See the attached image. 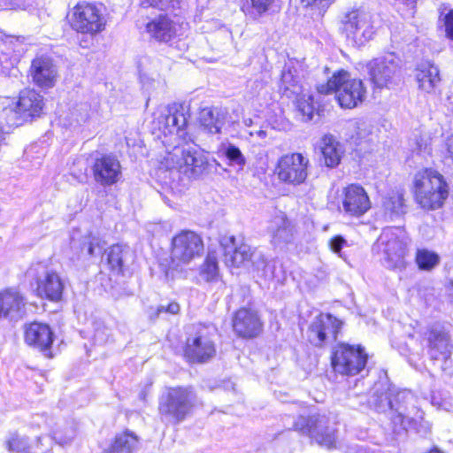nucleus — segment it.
<instances>
[{"instance_id": "nucleus-46", "label": "nucleus", "mask_w": 453, "mask_h": 453, "mask_svg": "<svg viewBox=\"0 0 453 453\" xmlns=\"http://www.w3.org/2000/svg\"><path fill=\"white\" fill-rule=\"evenodd\" d=\"M143 8L155 7L160 10H175L180 8V0H140Z\"/></svg>"}, {"instance_id": "nucleus-58", "label": "nucleus", "mask_w": 453, "mask_h": 453, "mask_svg": "<svg viewBox=\"0 0 453 453\" xmlns=\"http://www.w3.org/2000/svg\"><path fill=\"white\" fill-rule=\"evenodd\" d=\"M80 45L82 48H88L89 47V42L87 39H82L80 41Z\"/></svg>"}, {"instance_id": "nucleus-39", "label": "nucleus", "mask_w": 453, "mask_h": 453, "mask_svg": "<svg viewBox=\"0 0 453 453\" xmlns=\"http://www.w3.org/2000/svg\"><path fill=\"white\" fill-rule=\"evenodd\" d=\"M105 242L97 235L88 234L83 237L81 243V253L85 256H100L104 248Z\"/></svg>"}, {"instance_id": "nucleus-59", "label": "nucleus", "mask_w": 453, "mask_h": 453, "mask_svg": "<svg viewBox=\"0 0 453 453\" xmlns=\"http://www.w3.org/2000/svg\"><path fill=\"white\" fill-rule=\"evenodd\" d=\"M448 295L450 301L453 302V283L448 288Z\"/></svg>"}, {"instance_id": "nucleus-47", "label": "nucleus", "mask_w": 453, "mask_h": 453, "mask_svg": "<svg viewBox=\"0 0 453 453\" xmlns=\"http://www.w3.org/2000/svg\"><path fill=\"white\" fill-rule=\"evenodd\" d=\"M413 151L422 157H426V155H430L431 153V144L430 139L426 136H419L415 141V147L413 148Z\"/></svg>"}, {"instance_id": "nucleus-34", "label": "nucleus", "mask_w": 453, "mask_h": 453, "mask_svg": "<svg viewBox=\"0 0 453 453\" xmlns=\"http://www.w3.org/2000/svg\"><path fill=\"white\" fill-rule=\"evenodd\" d=\"M23 124V120L19 113L15 101L11 98H2L0 100V127L5 133V127H19Z\"/></svg>"}, {"instance_id": "nucleus-53", "label": "nucleus", "mask_w": 453, "mask_h": 453, "mask_svg": "<svg viewBox=\"0 0 453 453\" xmlns=\"http://www.w3.org/2000/svg\"><path fill=\"white\" fill-rule=\"evenodd\" d=\"M7 4L14 9L25 10L33 5L35 0H6Z\"/></svg>"}, {"instance_id": "nucleus-38", "label": "nucleus", "mask_w": 453, "mask_h": 453, "mask_svg": "<svg viewBox=\"0 0 453 453\" xmlns=\"http://www.w3.org/2000/svg\"><path fill=\"white\" fill-rule=\"evenodd\" d=\"M57 427L50 431L51 440L59 445H65L71 442L75 437V427L73 424H56Z\"/></svg>"}, {"instance_id": "nucleus-17", "label": "nucleus", "mask_w": 453, "mask_h": 453, "mask_svg": "<svg viewBox=\"0 0 453 453\" xmlns=\"http://www.w3.org/2000/svg\"><path fill=\"white\" fill-rule=\"evenodd\" d=\"M371 207V200L362 186L350 184L342 189L339 210L344 217L358 219L365 215Z\"/></svg>"}, {"instance_id": "nucleus-55", "label": "nucleus", "mask_w": 453, "mask_h": 453, "mask_svg": "<svg viewBox=\"0 0 453 453\" xmlns=\"http://www.w3.org/2000/svg\"><path fill=\"white\" fill-rule=\"evenodd\" d=\"M3 41L6 44L13 45L14 47H16V45L21 44L23 42L24 38L13 35H5V38L3 39Z\"/></svg>"}, {"instance_id": "nucleus-21", "label": "nucleus", "mask_w": 453, "mask_h": 453, "mask_svg": "<svg viewBox=\"0 0 453 453\" xmlns=\"http://www.w3.org/2000/svg\"><path fill=\"white\" fill-rule=\"evenodd\" d=\"M95 180L102 186H111L121 177V165L119 159L112 155H102L95 159L92 165Z\"/></svg>"}, {"instance_id": "nucleus-7", "label": "nucleus", "mask_w": 453, "mask_h": 453, "mask_svg": "<svg viewBox=\"0 0 453 453\" xmlns=\"http://www.w3.org/2000/svg\"><path fill=\"white\" fill-rule=\"evenodd\" d=\"M167 167L176 169L188 178H196L207 168V159L191 144L177 145L165 158Z\"/></svg>"}, {"instance_id": "nucleus-24", "label": "nucleus", "mask_w": 453, "mask_h": 453, "mask_svg": "<svg viewBox=\"0 0 453 453\" xmlns=\"http://www.w3.org/2000/svg\"><path fill=\"white\" fill-rule=\"evenodd\" d=\"M15 104L24 123L40 115L43 108V98L34 89H25L20 92Z\"/></svg>"}, {"instance_id": "nucleus-63", "label": "nucleus", "mask_w": 453, "mask_h": 453, "mask_svg": "<svg viewBox=\"0 0 453 453\" xmlns=\"http://www.w3.org/2000/svg\"><path fill=\"white\" fill-rule=\"evenodd\" d=\"M356 453H366V450L363 448H358L357 450H356Z\"/></svg>"}, {"instance_id": "nucleus-18", "label": "nucleus", "mask_w": 453, "mask_h": 453, "mask_svg": "<svg viewBox=\"0 0 453 453\" xmlns=\"http://www.w3.org/2000/svg\"><path fill=\"white\" fill-rule=\"evenodd\" d=\"M342 322L328 313H321L311 323L307 338L309 342L316 346L322 347L336 340Z\"/></svg>"}, {"instance_id": "nucleus-22", "label": "nucleus", "mask_w": 453, "mask_h": 453, "mask_svg": "<svg viewBox=\"0 0 453 453\" xmlns=\"http://www.w3.org/2000/svg\"><path fill=\"white\" fill-rule=\"evenodd\" d=\"M234 332L243 338H253L258 335L262 323L256 311L242 308L238 310L233 319Z\"/></svg>"}, {"instance_id": "nucleus-45", "label": "nucleus", "mask_w": 453, "mask_h": 453, "mask_svg": "<svg viewBox=\"0 0 453 453\" xmlns=\"http://www.w3.org/2000/svg\"><path fill=\"white\" fill-rule=\"evenodd\" d=\"M296 96V107L298 111L306 118V120H311L315 111L312 96L303 92Z\"/></svg>"}, {"instance_id": "nucleus-31", "label": "nucleus", "mask_w": 453, "mask_h": 453, "mask_svg": "<svg viewBox=\"0 0 453 453\" xmlns=\"http://www.w3.org/2000/svg\"><path fill=\"white\" fill-rule=\"evenodd\" d=\"M428 354L432 359H447L451 354L453 348L449 342V335L441 331L432 330L428 338Z\"/></svg>"}, {"instance_id": "nucleus-41", "label": "nucleus", "mask_w": 453, "mask_h": 453, "mask_svg": "<svg viewBox=\"0 0 453 453\" xmlns=\"http://www.w3.org/2000/svg\"><path fill=\"white\" fill-rule=\"evenodd\" d=\"M90 105L88 103H81L73 106L69 112V123L71 126H81L87 122L90 117Z\"/></svg>"}, {"instance_id": "nucleus-1", "label": "nucleus", "mask_w": 453, "mask_h": 453, "mask_svg": "<svg viewBox=\"0 0 453 453\" xmlns=\"http://www.w3.org/2000/svg\"><path fill=\"white\" fill-rule=\"evenodd\" d=\"M320 94L334 93L336 100L342 108L352 109L363 103L366 96V88L359 79L350 78L344 70H339L333 74L326 83L317 87Z\"/></svg>"}, {"instance_id": "nucleus-23", "label": "nucleus", "mask_w": 453, "mask_h": 453, "mask_svg": "<svg viewBox=\"0 0 453 453\" xmlns=\"http://www.w3.org/2000/svg\"><path fill=\"white\" fill-rule=\"evenodd\" d=\"M188 119L182 107L173 106L166 110L158 119L159 130L167 135H176L182 137L184 127L187 126Z\"/></svg>"}, {"instance_id": "nucleus-3", "label": "nucleus", "mask_w": 453, "mask_h": 453, "mask_svg": "<svg viewBox=\"0 0 453 453\" xmlns=\"http://www.w3.org/2000/svg\"><path fill=\"white\" fill-rule=\"evenodd\" d=\"M197 402L196 394L191 387L169 388L159 402L161 419L167 424H179L186 418Z\"/></svg>"}, {"instance_id": "nucleus-30", "label": "nucleus", "mask_w": 453, "mask_h": 453, "mask_svg": "<svg viewBox=\"0 0 453 453\" xmlns=\"http://www.w3.org/2000/svg\"><path fill=\"white\" fill-rule=\"evenodd\" d=\"M226 111L218 107H205L199 112V122L207 133L217 134L226 123Z\"/></svg>"}, {"instance_id": "nucleus-6", "label": "nucleus", "mask_w": 453, "mask_h": 453, "mask_svg": "<svg viewBox=\"0 0 453 453\" xmlns=\"http://www.w3.org/2000/svg\"><path fill=\"white\" fill-rule=\"evenodd\" d=\"M415 396L408 390H400L395 387L376 384L368 399L370 408L377 412L387 413L393 418L398 415L396 409L408 403H414Z\"/></svg>"}, {"instance_id": "nucleus-57", "label": "nucleus", "mask_w": 453, "mask_h": 453, "mask_svg": "<svg viewBox=\"0 0 453 453\" xmlns=\"http://www.w3.org/2000/svg\"><path fill=\"white\" fill-rule=\"evenodd\" d=\"M366 127L367 126L365 123H361L358 125V131L357 132V139H364L365 137Z\"/></svg>"}, {"instance_id": "nucleus-10", "label": "nucleus", "mask_w": 453, "mask_h": 453, "mask_svg": "<svg viewBox=\"0 0 453 453\" xmlns=\"http://www.w3.org/2000/svg\"><path fill=\"white\" fill-rule=\"evenodd\" d=\"M204 250L202 237L194 231L182 230L172 239L171 261L175 268L189 265Z\"/></svg>"}, {"instance_id": "nucleus-52", "label": "nucleus", "mask_w": 453, "mask_h": 453, "mask_svg": "<svg viewBox=\"0 0 453 453\" xmlns=\"http://www.w3.org/2000/svg\"><path fill=\"white\" fill-rule=\"evenodd\" d=\"M180 311V305L179 303L173 302L169 304L165 305H159L157 309V316H159L162 312H166L169 314H177Z\"/></svg>"}, {"instance_id": "nucleus-64", "label": "nucleus", "mask_w": 453, "mask_h": 453, "mask_svg": "<svg viewBox=\"0 0 453 453\" xmlns=\"http://www.w3.org/2000/svg\"><path fill=\"white\" fill-rule=\"evenodd\" d=\"M53 423H54V422H53V419H52V418H50L49 421H47L46 425H47L48 426L51 427V426H52V424H53Z\"/></svg>"}, {"instance_id": "nucleus-40", "label": "nucleus", "mask_w": 453, "mask_h": 453, "mask_svg": "<svg viewBox=\"0 0 453 453\" xmlns=\"http://www.w3.org/2000/svg\"><path fill=\"white\" fill-rule=\"evenodd\" d=\"M200 275L206 281H212L219 276L217 257L214 252H208L203 264L200 267Z\"/></svg>"}, {"instance_id": "nucleus-8", "label": "nucleus", "mask_w": 453, "mask_h": 453, "mask_svg": "<svg viewBox=\"0 0 453 453\" xmlns=\"http://www.w3.org/2000/svg\"><path fill=\"white\" fill-rule=\"evenodd\" d=\"M226 242L230 243V246L223 242L222 246L225 249V264L227 266H246L257 274H265L266 260L261 251L252 249L246 243L236 244L234 236H231Z\"/></svg>"}, {"instance_id": "nucleus-2", "label": "nucleus", "mask_w": 453, "mask_h": 453, "mask_svg": "<svg viewBox=\"0 0 453 453\" xmlns=\"http://www.w3.org/2000/svg\"><path fill=\"white\" fill-rule=\"evenodd\" d=\"M416 201L426 210H436L442 206L449 196L448 185L443 176L433 169L418 171L414 177Z\"/></svg>"}, {"instance_id": "nucleus-13", "label": "nucleus", "mask_w": 453, "mask_h": 453, "mask_svg": "<svg viewBox=\"0 0 453 453\" xmlns=\"http://www.w3.org/2000/svg\"><path fill=\"white\" fill-rule=\"evenodd\" d=\"M401 59L394 53L374 58L367 63L370 79L379 88H392L401 81Z\"/></svg>"}, {"instance_id": "nucleus-12", "label": "nucleus", "mask_w": 453, "mask_h": 453, "mask_svg": "<svg viewBox=\"0 0 453 453\" xmlns=\"http://www.w3.org/2000/svg\"><path fill=\"white\" fill-rule=\"evenodd\" d=\"M27 278L35 283V291L41 297L56 302L60 300L65 284L60 276L43 263L33 264L26 273Z\"/></svg>"}, {"instance_id": "nucleus-61", "label": "nucleus", "mask_w": 453, "mask_h": 453, "mask_svg": "<svg viewBox=\"0 0 453 453\" xmlns=\"http://www.w3.org/2000/svg\"><path fill=\"white\" fill-rule=\"evenodd\" d=\"M427 453H444L443 451H441V449H439L438 448H434L432 449L429 452Z\"/></svg>"}, {"instance_id": "nucleus-33", "label": "nucleus", "mask_w": 453, "mask_h": 453, "mask_svg": "<svg viewBox=\"0 0 453 453\" xmlns=\"http://www.w3.org/2000/svg\"><path fill=\"white\" fill-rule=\"evenodd\" d=\"M320 150L327 167H335L341 162L344 152L342 145L332 134H326L321 138Z\"/></svg>"}, {"instance_id": "nucleus-50", "label": "nucleus", "mask_w": 453, "mask_h": 453, "mask_svg": "<svg viewBox=\"0 0 453 453\" xmlns=\"http://www.w3.org/2000/svg\"><path fill=\"white\" fill-rule=\"evenodd\" d=\"M304 7H311L318 10H326L334 0H300Z\"/></svg>"}, {"instance_id": "nucleus-60", "label": "nucleus", "mask_w": 453, "mask_h": 453, "mask_svg": "<svg viewBox=\"0 0 453 453\" xmlns=\"http://www.w3.org/2000/svg\"><path fill=\"white\" fill-rule=\"evenodd\" d=\"M243 123H244V125H245L246 127H251V125H252L253 121H252V119H250V118H249V119H245L243 120Z\"/></svg>"}, {"instance_id": "nucleus-62", "label": "nucleus", "mask_w": 453, "mask_h": 453, "mask_svg": "<svg viewBox=\"0 0 453 453\" xmlns=\"http://www.w3.org/2000/svg\"><path fill=\"white\" fill-rule=\"evenodd\" d=\"M448 100L449 104L451 105V110L453 111V96H449Z\"/></svg>"}, {"instance_id": "nucleus-20", "label": "nucleus", "mask_w": 453, "mask_h": 453, "mask_svg": "<svg viewBox=\"0 0 453 453\" xmlns=\"http://www.w3.org/2000/svg\"><path fill=\"white\" fill-rule=\"evenodd\" d=\"M29 76L39 88H50L58 79V68L50 57L38 56L32 60Z\"/></svg>"}, {"instance_id": "nucleus-54", "label": "nucleus", "mask_w": 453, "mask_h": 453, "mask_svg": "<svg viewBox=\"0 0 453 453\" xmlns=\"http://www.w3.org/2000/svg\"><path fill=\"white\" fill-rule=\"evenodd\" d=\"M445 158L453 162V134L446 141Z\"/></svg>"}, {"instance_id": "nucleus-4", "label": "nucleus", "mask_w": 453, "mask_h": 453, "mask_svg": "<svg viewBox=\"0 0 453 453\" xmlns=\"http://www.w3.org/2000/svg\"><path fill=\"white\" fill-rule=\"evenodd\" d=\"M408 238L399 227H388L380 235L376 247L382 254L383 265L390 270L403 271L407 265Z\"/></svg>"}, {"instance_id": "nucleus-35", "label": "nucleus", "mask_w": 453, "mask_h": 453, "mask_svg": "<svg viewBox=\"0 0 453 453\" xmlns=\"http://www.w3.org/2000/svg\"><path fill=\"white\" fill-rule=\"evenodd\" d=\"M274 2L275 0H243L241 10L248 19L257 21L270 12Z\"/></svg>"}, {"instance_id": "nucleus-15", "label": "nucleus", "mask_w": 453, "mask_h": 453, "mask_svg": "<svg viewBox=\"0 0 453 453\" xmlns=\"http://www.w3.org/2000/svg\"><path fill=\"white\" fill-rule=\"evenodd\" d=\"M328 424L329 419L325 415L299 416L294 423V429L309 435L319 445L331 448L335 442V437L334 428Z\"/></svg>"}, {"instance_id": "nucleus-9", "label": "nucleus", "mask_w": 453, "mask_h": 453, "mask_svg": "<svg viewBox=\"0 0 453 453\" xmlns=\"http://www.w3.org/2000/svg\"><path fill=\"white\" fill-rule=\"evenodd\" d=\"M375 16L365 10L355 9L346 12L342 19V31L357 46L372 39L375 34Z\"/></svg>"}, {"instance_id": "nucleus-48", "label": "nucleus", "mask_w": 453, "mask_h": 453, "mask_svg": "<svg viewBox=\"0 0 453 453\" xmlns=\"http://www.w3.org/2000/svg\"><path fill=\"white\" fill-rule=\"evenodd\" d=\"M7 445L11 451L23 452L28 448V441L26 438L16 435L7 441Z\"/></svg>"}, {"instance_id": "nucleus-29", "label": "nucleus", "mask_w": 453, "mask_h": 453, "mask_svg": "<svg viewBox=\"0 0 453 453\" xmlns=\"http://www.w3.org/2000/svg\"><path fill=\"white\" fill-rule=\"evenodd\" d=\"M280 88L289 98L303 92L298 68L293 62L285 65L281 73Z\"/></svg>"}, {"instance_id": "nucleus-44", "label": "nucleus", "mask_w": 453, "mask_h": 453, "mask_svg": "<svg viewBox=\"0 0 453 453\" xmlns=\"http://www.w3.org/2000/svg\"><path fill=\"white\" fill-rule=\"evenodd\" d=\"M383 206L390 216H399L404 213V200L400 193L393 194L383 202Z\"/></svg>"}, {"instance_id": "nucleus-14", "label": "nucleus", "mask_w": 453, "mask_h": 453, "mask_svg": "<svg viewBox=\"0 0 453 453\" xmlns=\"http://www.w3.org/2000/svg\"><path fill=\"white\" fill-rule=\"evenodd\" d=\"M185 357L194 363H206L216 355V346L211 338L210 328L203 325L192 326V331L187 338Z\"/></svg>"}, {"instance_id": "nucleus-36", "label": "nucleus", "mask_w": 453, "mask_h": 453, "mask_svg": "<svg viewBox=\"0 0 453 453\" xmlns=\"http://www.w3.org/2000/svg\"><path fill=\"white\" fill-rule=\"evenodd\" d=\"M130 256V250L127 246L119 244L112 245L107 252V262L111 270L117 274L123 272L124 263Z\"/></svg>"}, {"instance_id": "nucleus-37", "label": "nucleus", "mask_w": 453, "mask_h": 453, "mask_svg": "<svg viewBox=\"0 0 453 453\" xmlns=\"http://www.w3.org/2000/svg\"><path fill=\"white\" fill-rule=\"evenodd\" d=\"M137 438L131 433H124L116 436L113 443L105 453H133L137 447Z\"/></svg>"}, {"instance_id": "nucleus-32", "label": "nucleus", "mask_w": 453, "mask_h": 453, "mask_svg": "<svg viewBox=\"0 0 453 453\" xmlns=\"http://www.w3.org/2000/svg\"><path fill=\"white\" fill-rule=\"evenodd\" d=\"M272 241L275 245L288 243L293 238V227L283 213L276 215L268 226Z\"/></svg>"}, {"instance_id": "nucleus-5", "label": "nucleus", "mask_w": 453, "mask_h": 453, "mask_svg": "<svg viewBox=\"0 0 453 453\" xmlns=\"http://www.w3.org/2000/svg\"><path fill=\"white\" fill-rule=\"evenodd\" d=\"M69 23L75 32L94 37L105 29L107 19L102 5L81 2L72 9Z\"/></svg>"}, {"instance_id": "nucleus-51", "label": "nucleus", "mask_w": 453, "mask_h": 453, "mask_svg": "<svg viewBox=\"0 0 453 453\" xmlns=\"http://www.w3.org/2000/svg\"><path fill=\"white\" fill-rule=\"evenodd\" d=\"M445 33L448 38L453 40V10L444 16Z\"/></svg>"}, {"instance_id": "nucleus-25", "label": "nucleus", "mask_w": 453, "mask_h": 453, "mask_svg": "<svg viewBox=\"0 0 453 453\" xmlns=\"http://www.w3.org/2000/svg\"><path fill=\"white\" fill-rule=\"evenodd\" d=\"M415 78L418 89L427 94H435L441 84L439 68L431 62L420 63L415 70Z\"/></svg>"}, {"instance_id": "nucleus-28", "label": "nucleus", "mask_w": 453, "mask_h": 453, "mask_svg": "<svg viewBox=\"0 0 453 453\" xmlns=\"http://www.w3.org/2000/svg\"><path fill=\"white\" fill-rule=\"evenodd\" d=\"M150 36L160 42H167L177 35V26L167 15H159L146 25Z\"/></svg>"}, {"instance_id": "nucleus-16", "label": "nucleus", "mask_w": 453, "mask_h": 453, "mask_svg": "<svg viewBox=\"0 0 453 453\" xmlns=\"http://www.w3.org/2000/svg\"><path fill=\"white\" fill-rule=\"evenodd\" d=\"M309 165V159L301 153L286 154L279 159L276 173L280 181L297 186L305 181Z\"/></svg>"}, {"instance_id": "nucleus-26", "label": "nucleus", "mask_w": 453, "mask_h": 453, "mask_svg": "<svg viewBox=\"0 0 453 453\" xmlns=\"http://www.w3.org/2000/svg\"><path fill=\"white\" fill-rule=\"evenodd\" d=\"M25 313V302L19 292L6 289L0 293V317L17 320Z\"/></svg>"}, {"instance_id": "nucleus-56", "label": "nucleus", "mask_w": 453, "mask_h": 453, "mask_svg": "<svg viewBox=\"0 0 453 453\" xmlns=\"http://www.w3.org/2000/svg\"><path fill=\"white\" fill-rule=\"evenodd\" d=\"M250 137L257 136V138L264 140L267 137V131L259 129V130H250L248 132Z\"/></svg>"}, {"instance_id": "nucleus-49", "label": "nucleus", "mask_w": 453, "mask_h": 453, "mask_svg": "<svg viewBox=\"0 0 453 453\" xmlns=\"http://www.w3.org/2000/svg\"><path fill=\"white\" fill-rule=\"evenodd\" d=\"M347 245L346 240L342 235L333 237L329 242L330 250L340 257H344L342 254V249Z\"/></svg>"}, {"instance_id": "nucleus-19", "label": "nucleus", "mask_w": 453, "mask_h": 453, "mask_svg": "<svg viewBox=\"0 0 453 453\" xmlns=\"http://www.w3.org/2000/svg\"><path fill=\"white\" fill-rule=\"evenodd\" d=\"M416 403L417 401L414 403H408L396 409L398 415L393 418L395 433H400L401 430H414L423 437L430 434L431 425L427 420H425L424 413L417 408Z\"/></svg>"}, {"instance_id": "nucleus-42", "label": "nucleus", "mask_w": 453, "mask_h": 453, "mask_svg": "<svg viewBox=\"0 0 453 453\" xmlns=\"http://www.w3.org/2000/svg\"><path fill=\"white\" fill-rule=\"evenodd\" d=\"M222 151L229 161L230 165L237 166L239 169H243L246 165V158L237 146L230 142L226 143L222 147Z\"/></svg>"}, {"instance_id": "nucleus-27", "label": "nucleus", "mask_w": 453, "mask_h": 453, "mask_svg": "<svg viewBox=\"0 0 453 453\" xmlns=\"http://www.w3.org/2000/svg\"><path fill=\"white\" fill-rule=\"evenodd\" d=\"M26 342L41 351H48L53 342V332L47 324L33 322L25 329Z\"/></svg>"}, {"instance_id": "nucleus-43", "label": "nucleus", "mask_w": 453, "mask_h": 453, "mask_svg": "<svg viewBox=\"0 0 453 453\" xmlns=\"http://www.w3.org/2000/svg\"><path fill=\"white\" fill-rule=\"evenodd\" d=\"M416 262L419 269L429 271L440 262L439 256L428 250H418L416 254Z\"/></svg>"}, {"instance_id": "nucleus-11", "label": "nucleus", "mask_w": 453, "mask_h": 453, "mask_svg": "<svg viewBox=\"0 0 453 453\" xmlns=\"http://www.w3.org/2000/svg\"><path fill=\"white\" fill-rule=\"evenodd\" d=\"M367 355L364 349L344 342L337 343L332 351L331 364L334 371L342 375L353 376L365 366Z\"/></svg>"}]
</instances>
